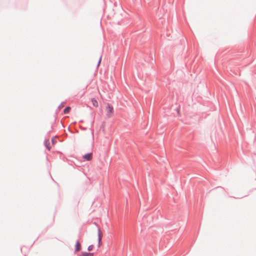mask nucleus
Segmentation results:
<instances>
[{
	"mask_svg": "<svg viewBox=\"0 0 256 256\" xmlns=\"http://www.w3.org/2000/svg\"><path fill=\"white\" fill-rule=\"evenodd\" d=\"M106 115L108 117H110L114 112V108L110 104H108L106 107Z\"/></svg>",
	"mask_w": 256,
	"mask_h": 256,
	"instance_id": "obj_1",
	"label": "nucleus"
},
{
	"mask_svg": "<svg viewBox=\"0 0 256 256\" xmlns=\"http://www.w3.org/2000/svg\"><path fill=\"white\" fill-rule=\"evenodd\" d=\"M83 158L88 161L91 160L92 158V154L90 152L84 155Z\"/></svg>",
	"mask_w": 256,
	"mask_h": 256,
	"instance_id": "obj_2",
	"label": "nucleus"
},
{
	"mask_svg": "<svg viewBox=\"0 0 256 256\" xmlns=\"http://www.w3.org/2000/svg\"><path fill=\"white\" fill-rule=\"evenodd\" d=\"M98 244L99 246L101 244L102 238V234L100 229L98 230Z\"/></svg>",
	"mask_w": 256,
	"mask_h": 256,
	"instance_id": "obj_3",
	"label": "nucleus"
},
{
	"mask_svg": "<svg viewBox=\"0 0 256 256\" xmlns=\"http://www.w3.org/2000/svg\"><path fill=\"white\" fill-rule=\"evenodd\" d=\"M91 102L94 107L98 108V102L94 98H92L91 99Z\"/></svg>",
	"mask_w": 256,
	"mask_h": 256,
	"instance_id": "obj_4",
	"label": "nucleus"
},
{
	"mask_svg": "<svg viewBox=\"0 0 256 256\" xmlns=\"http://www.w3.org/2000/svg\"><path fill=\"white\" fill-rule=\"evenodd\" d=\"M81 245L80 242L78 241H77L76 244V249L75 251L76 252H79L80 250Z\"/></svg>",
	"mask_w": 256,
	"mask_h": 256,
	"instance_id": "obj_5",
	"label": "nucleus"
},
{
	"mask_svg": "<svg viewBox=\"0 0 256 256\" xmlns=\"http://www.w3.org/2000/svg\"><path fill=\"white\" fill-rule=\"evenodd\" d=\"M82 256H93V253H88L86 252H82L81 254Z\"/></svg>",
	"mask_w": 256,
	"mask_h": 256,
	"instance_id": "obj_6",
	"label": "nucleus"
},
{
	"mask_svg": "<svg viewBox=\"0 0 256 256\" xmlns=\"http://www.w3.org/2000/svg\"><path fill=\"white\" fill-rule=\"evenodd\" d=\"M70 109H71L70 107V106H68V107H66V108L64 110V114H68V113L70 112Z\"/></svg>",
	"mask_w": 256,
	"mask_h": 256,
	"instance_id": "obj_7",
	"label": "nucleus"
},
{
	"mask_svg": "<svg viewBox=\"0 0 256 256\" xmlns=\"http://www.w3.org/2000/svg\"><path fill=\"white\" fill-rule=\"evenodd\" d=\"M50 144V142L49 140H46L45 142V146L48 150H50V147L49 146Z\"/></svg>",
	"mask_w": 256,
	"mask_h": 256,
	"instance_id": "obj_8",
	"label": "nucleus"
},
{
	"mask_svg": "<svg viewBox=\"0 0 256 256\" xmlns=\"http://www.w3.org/2000/svg\"><path fill=\"white\" fill-rule=\"evenodd\" d=\"M93 248H94V246H93V245H90V246L88 247V250H89V251H91V250H92Z\"/></svg>",
	"mask_w": 256,
	"mask_h": 256,
	"instance_id": "obj_9",
	"label": "nucleus"
},
{
	"mask_svg": "<svg viewBox=\"0 0 256 256\" xmlns=\"http://www.w3.org/2000/svg\"><path fill=\"white\" fill-rule=\"evenodd\" d=\"M101 60H102V57L100 56L99 58V60H98V66L100 64V62H101Z\"/></svg>",
	"mask_w": 256,
	"mask_h": 256,
	"instance_id": "obj_10",
	"label": "nucleus"
},
{
	"mask_svg": "<svg viewBox=\"0 0 256 256\" xmlns=\"http://www.w3.org/2000/svg\"><path fill=\"white\" fill-rule=\"evenodd\" d=\"M52 142H54V141L53 139L52 140Z\"/></svg>",
	"mask_w": 256,
	"mask_h": 256,
	"instance_id": "obj_11",
	"label": "nucleus"
},
{
	"mask_svg": "<svg viewBox=\"0 0 256 256\" xmlns=\"http://www.w3.org/2000/svg\"><path fill=\"white\" fill-rule=\"evenodd\" d=\"M52 142H54V141L53 139L52 140Z\"/></svg>",
	"mask_w": 256,
	"mask_h": 256,
	"instance_id": "obj_12",
	"label": "nucleus"
}]
</instances>
